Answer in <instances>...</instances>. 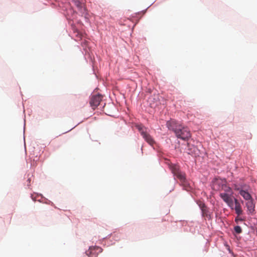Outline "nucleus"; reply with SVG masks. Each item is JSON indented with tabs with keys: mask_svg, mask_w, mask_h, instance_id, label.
<instances>
[{
	"mask_svg": "<svg viewBox=\"0 0 257 257\" xmlns=\"http://www.w3.org/2000/svg\"><path fill=\"white\" fill-rule=\"evenodd\" d=\"M135 127L139 131L143 138L146 140L147 143L152 145L154 141L152 137L148 133L147 128L142 124H136Z\"/></svg>",
	"mask_w": 257,
	"mask_h": 257,
	"instance_id": "obj_2",
	"label": "nucleus"
},
{
	"mask_svg": "<svg viewBox=\"0 0 257 257\" xmlns=\"http://www.w3.org/2000/svg\"><path fill=\"white\" fill-rule=\"evenodd\" d=\"M219 196L231 209H233V201L231 197L232 194L220 193Z\"/></svg>",
	"mask_w": 257,
	"mask_h": 257,
	"instance_id": "obj_3",
	"label": "nucleus"
},
{
	"mask_svg": "<svg viewBox=\"0 0 257 257\" xmlns=\"http://www.w3.org/2000/svg\"><path fill=\"white\" fill-rule=\"evenodd\" d=\"M102 98V96L100 94L92 96L90 100V106L94 109L99 104Z\"/></svg>",
	"mask_w": 257,
	"mask_h": 257,
	"instance_id": "obj_5",
	"label": "nucleus"
},
{
	"mask_svg": "<svg viewBox=\"0 0 257 257\" xmlns=\"http://www.w3.org/2000/svg\"><path fill=\"white\" fill-rule=\"evenodd\" d=\"M237 190H239V194L246 200L248 201L252 199L251 195L247 191L242 190L236 189Z\"/></svg>",
	"mask_w": 257,
	"mask_h": 257,
	"instance_id": "obj_9",
	"label": "nucleus"
},
{
	"mask_svg": "<svg viewBox=\"0 0 257 257\" xmlns=\"http://www.w3.org/2000/svg\"><path fill=\"white\" fill-rule=\"evenodd\" d=\"M173 172L177 178H178L181 181H185V175L184 173L180 172L179 170L176 167L174 168V169L173 170Z\"/></svg>",
	"mask_w": 257,
	"mask_h": 257,
	"instance_id": "obj_7",
	"label": "nucleus"
},
{
	"mask_svg": "<svg viewBox=\"0 0 257 257\" xmlns=\"http://www.w3.org/2000/svg\"><path fill=\"white\" fill-rule=\"evenodd\" d=\"M235 206H233V209L235 211V213L239 216L242 213V210L241 209V206L238 201V200L236 198L234 199Z\"/></svg>",
	"mask_w": 257,
	"mask_h": 257,
	"instance_id": "obj_8",
	"label": "nucleus"
},
{
	"mask_svg": "<svg viewBox=\"0 0 257 257\" xmlns=\"http://www.w3.org/2000/svg\"><path fill=\"white\" fill-rule=\"evenodd\" d=\"M234 229L235 232L238 234H239L242 232V229L239 226H235Z\"/></svg>",
	"mask_w": 257,
	"mask_h": 257,
	"instance_id": "obj_14",
	"label": "nucleus"
},
{
	"mask_svg": "<svg viewBox=\"0 0 257 257\" xmlns=\"http://www.w3.org/2000/svg\"><path fill=\"white\" fill-rule=\"evenodd\" d=\"M197 204L201 210L207 208V206L205 205V203L201 201H198L197 202Z\"/></svg>",
	"mask_w": 257,
	"mask_h": 257,
	"instance_id": "obj_13",
	"label": "nucleus"
},
{
	"mask_svg": "<svg viewBox=\"0 0 257 257\" xmlns=\"http://www.w3.org/2000/svg\"><path fill=\"white\" fill-rule=\"evenodd\" d=\"M75 6L78 8L80 11H85L86 9L84 7V5L80 1L78 0L75 3Z\"/></svg>",
	"mask_w": 257,
	"mask_h": 257,
	"instance_id": "obj_11",
	"label": "nucleus"
},
{
	"mask_svg": "<svg viewBox=\"0 0 257 257\" xmlns=\"http://www.w3.org/2000/svg\"><path fill=\"white\" fill-rule=\"evenodd\" d=\"M238 220V219L235 218V221Z\"/></svg>",
	"mask_w": 257,
	"mask_h": 257,
	"instance_id": "obj_15",
	"label": "nucleus"
},
{
	"mask_svg": "<svg viewBox=\"0 0 257 257\" xmlns=\"http://www.w3.org/2000/svg\"><path fill=\"white\" fill-rule=\"evenodd\" d=\"M216 184L218 185L219 186L218 189L224 191L225 192L224 193L232 194L231 188L226 184L225 181H217L215 183L214 185Z\"/></svg>",
	"mask_w": 257,
	"mask_h": 257,
	"instance_id": "obj_6",
	"label": "nucleus"
},
{
	"mask_svg": "<svg viewBox=\"0 0 257 257\" xmlns=\"http://www.w3.org/2000/svg\"><path fill=\"white\" fill-rule=\"evenodd\" d=\"M246 206L249 213H252L254 211V204L253 203V199L247 201L246 203Z\"/></svg>",
	"mask_w": 257,
	"mask_h": 257,
	"instance_id": "obj_10",
	"label": "nucleus"
},
{
	"mask_svg": "<svg viewBox=\"0 0 257 257\" xmlns=\"http://www.w3.org/2000/svg\"><path fill=\"white\" fill-rule=\"evenodd\" d=\"M238 220V219L235 218V221Z\"/></svg>",
	"mask_w": 257,
	"mask_h": 257,
	"instance_id": "obj_16",
	"label": "nucleus"
},
{
	"mask_svg": "<svg viewBox=\"0 0 257 257\" xmlns=\"http://www.w3.org/2000/svg\"><path fill=\"white\" fill-rule=\"evenodd\" d=\"M201 212H202V215L203 217H208V218H210V215L209 214V211L208 210V208L207 207L202 210H201Z\"/></svg>",
	"mask_w": 257,
	"mask_h": 257,
	"instance_id": "obj_12",
	"label": "nucleus"
},
{
	"mask_svg": "<svg viewBox=\"0 0 257 257\" xmlns=\"http://www.w3.org/2000/svg\"><path fill=\"white\" fill-rule=\"evenodd\" d=\"M102 251V249L99 246H91L86 251V254L90 257H96Z\"/></svg>",
	"mask_w": 257,
	"mask_h": 257,
	"instance_id": "obj_4",
	"label": "nucleus"
},
{
	"mask_svg": "<svg viewBox=\"0 0 257 257\" xmlns=\"http://www.w3.org/2000/svg\"><path fill=\"white\" fill-rule=\"evenodd\" d=\"M166 124L168 129L173 131L178 138L187 141L191 136L189 128L183 126L176 120L168 121Z\"/></svg>",
	"mask_w": 257,
	"mask_h": 257,
	"instance_id": "obj_1",
	"label": "nucleus"
}]
</instances>
